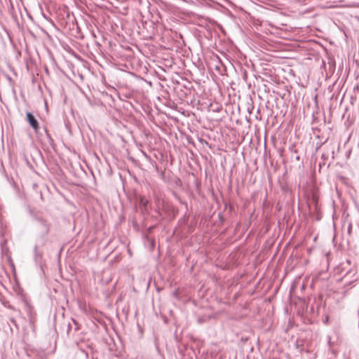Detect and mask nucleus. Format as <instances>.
<instances>
[{"mask_svg":"<svg viewBox=\"0 0 359 359\" xmlns=\"http://www.w3.org/2000/svg\"><path fill=\"white\" fill-rule=\"evenodd\" d=\"M27 119L31 126V127L35 130L37 131L39 128V123L37 120L35 118V117L33 116V114L30 112H27Z\"/></svg>","mask_w":359,"mask_h":359,"instance_id":"obj_1","label":"nucleus"},{"mask_svg":"<svg viewBox=\"0 0 359 359\" xmlns=\"http://www.w3.org/2000/svg\"><path fill=\"white\" fill-rule=\"evenodd\" d=\"M329 318L328 316L326 317L325 323L327 324L328 323Z\"/></svg>","mask_w":359,"mask_h":359,"instance_id":"obj_2","label":"nucleus"}]
</instances>
